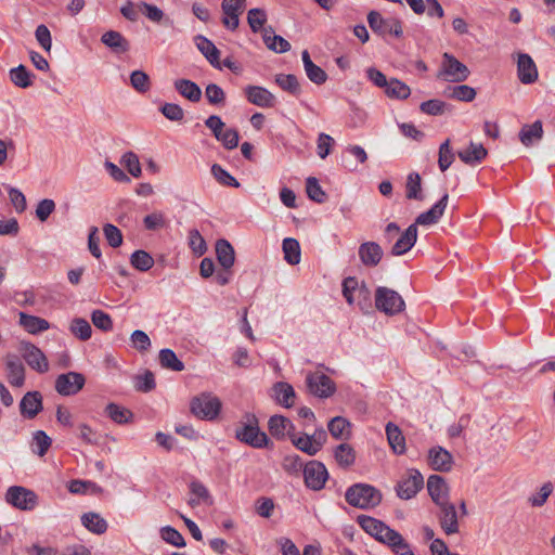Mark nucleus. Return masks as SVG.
<instances>
[{
    "mask_svg": "<svg viewBox=\"0 0 555 555\" xmlns=\"http://www.w3.org/2000/svg\"><path fill=\"white\" fill-rule=\"evenodd\" d=\"M346 502L360 509H371L378 506L383 500L382 492L369 483H354L345 492Z\"/></svg>",
    "mask_w": 555,
    "mask_h": 555,
    "instance_id": "nucleus-1",
    "label": "nucleus"
},
{
    "mask_svg": "<svg viewBox=\"0 0 555 555\" xmlns=\"http://www.w3.org/2000/svg\"><path fill=\"white\" fill-rule=\"evenodd\" d=\"M243 422L235 428V438L253 448H264L269 446V438L261 431L255 414L247 413Z\"/></svg>",
    "mask_w": 555,
    "mask_h": 555,
    "instance_id": "nucleus-2",
    "label": "nucleus"
},
{
    "mask_svg": "<svg viewBox=\"0 0 555 555\" xmlns=\"http://www.w3.org/2000/svg\"><path fill=\"white\" fill-rule=\"evenodd\" d=\"M375 306L387 315H395L404 310L405 302L401 295L388 287L378 286L375 291Z\"/></svg>",
    "mask_w": 555,
    "mask_h": 555,
    "instance_id": "nucleus-3",
    "label": "nucleus"
},
{
    "mask_svg": "<svg viewBox=\"0 0 555 555\" xmlns=\"http://www.w3.org/2000/svg\"><path fill=\"white\" fill-rule=\"evenodd\" d=\"M191 412L201 420H215L221 410V402L211 393H201L194 397L190 403Z\"/></svg>",
    "mask_w": 555,
    "mask_h": 555,
    "instance_id": "nucleus-4",
    "label": "nucleus"
},
{
    "mask_svg": "<svg viewBox=\"0 0 555 555\" xmlns=\"http://www.w3.org/2000/svg\"><path fill=\"white\" fill-rule=\"evenodd\" d=\"M469 76V69L452 54L444 53L437 77L450 82H462Z\"/></svg>",
    "mask_w": 555,
    "mask_h": 555,
    "instance_id": "nucleus-5",
    "label": "nucleus"
},
{
    "mask_svg": "<svg viewBox=\"0 0 555 555\" xmlns=\"http://www.w3.org/2000/svg\"><path fill=\"white\" fill-rule=\"evenodd\" d=\"M304 480L307 488L320 491L328 479L325 465L319 461H310L304 466Z\"/></svg>",
    "mask_w": 555,
    "mask_h": 555,
    "instance_id": "nucleus-6",
    "label": "nucleus"
},
{
    "mask_svg": "<svg viewBox=\"0 0 555 555\" xmlns=\"http://www.w3.org/2000/svg\"><path fill=\"white\" fill-rule=\"evenodd\" d=\"M7 502L23 511H31L37 506V494L24 487L12 486L5 494Z\"/></svg>",
    "mask_w": 555,
    "mask_h": 555,
    "instance_id": "nucleus-7",
    "label": "nucleus"
},
{
    "mask_svg": "<svg viewBox=\"0 0 555 555\" xmlns=\"http://www.w3.org/2000/svg\"><path fill=\"white\" fill-rule=\"evenodd\" d=\"M424 487V477L417 469H409L396 486L397 495L402 500L414 498Z\"/></svg>",
    "mask_w": 555,
    "mask_h": 555,
    "instance_id": "nucleus-8",
    "label": "nucleus"
},
{
    "mask_svg": "<svg viewBox=\"0 0 555 555\" xmlns=\"http://www.w3.org/2000/svg\"><path fill=\"white\" fill-rule=\"evenodd\" d=\"M306 384L309 392L319 398H328L336 390L334 382L321 372L308 373Z\"/></svg>",
    "mask_w": 555,
    "mask_h": 555,
    "instance_id": "nucleus-9",
    "label": "nucleus"
},
{
    "mask_svg": "<svg viewBox=\"0 0 555 555\" xmlns=\"http://www.w3.org/2000/svg\"><path fill=\"white\" fill-rule=\"evenodd\" d=\"M367 23L372 30L378 35L402 36L401 22L397 18H384L380 13L371 11L367 14Z\"/></svg>",
    "mask_w": 555,
    "mask_h": 555,
    "instance_id": "nucleus-10",
    "label": "nucleus"
},
{
    "mask_svg": "<svg viewBox=\"0 0 555 555\" xmlns=\"http://www.w3.org/2000/svg\"><path fill=\"white\" fill-rule=\"evenodd\" d=\"M86 378L81 373L67 372L55 379V390L61 396L69 397L78 393L85 386Z\"/></svg>",
    "mask_w": 555,
    "mask_h": 555,
    "instance_id": "nucleus-11",
    "label": "nucleus"
},
{
    "mask_svg": "<svg viewBox=\"0 0 555 555\" xmlns=\"http://www.w3.org/2000/svg\"><path fill=\"white\" fill-rule=\"evenodd\" d=\"M22 353L26 363L38 373H46L49 370V362L44 353L31 343L22 344Z\"/></svg>",
    "mask_w": 555,
    "mask_h": 555,
    "instance_id": "nucleus-12",
    "label": "nucleus"
},
{
    "mask_svg": "<svg viewBox=\"0 0 555 555\" xmlns=\"http://www.w3.org/2000/svg\"><path fill=\"white\" fill-rule=\"evenodd\" d=\"M448 199L449 194L448 191L444 190L441 198L435 205H433L430 209L420 214L414 224L431 225L437 223L446 210Z\"/></svg>",
    "mask_w": 555,
    "mask_h": 555,
    "instance_id": "nucleus-13",
    "label": "nucleus"
},
{
    "mask_svg": "<svg viewBox=\"0 0 555 555\" xmlns=\"http://www.w3.org/2000/svg\"><path fill=\"white\" fill-rule=\"evenodd\" d=\"M517 75L524 85L533 83L538 79V68L532 57L527 53H519L517 60Z\"/></svg>",
    "mask_w": 555,
    "mask_h": 555,
    "instance_id": "nucleus-14",
    "label": "nucleus"
},
{
    "mask_svg": "<svg viewBox=\"0 0 555 555\" xmlns=\"http://www.w3.org/2000/svg\"><path fill=\"white\" fill-rule=\"evenodd\" d=\"M440 508L439 521L440 526L447 534L459 532V521L455 505L449 501L438 505Z\"/></svg>",
    "mask_w": 555,
    "mask_h": 555,
    "instance_id": "nucleus-15",
    "label": "nucleus"
},
{
    "mask_svg": "<svg viewBox=\"0 0 555 555\" xmlns=\"http://www.w3.org/2000/svg\"><path fill=\"white\" fill-rule=\"evenodd\" d=\"M42 408V396L39 391L26 392L20 402V412L28 420L35 418Z\"/></svg>",
    "mask_w": 555,
    "mask_h": 555,
    "instance_id": "nucleus-16",
    "label": "nucleus"
},
{
    "mask_svg": "<svg viewBox=\"0 0 555 555\" xmlns=\"http://www.w3.org/2000/svg\"><path fill=\"white\" fill-rule=\"evenodd\" d=\"M358 255L363 266L373 268L380 262L384 251L376 242H365L359 246Z\"/></svg>",
    "mask_w": 555,
    "mask_h": 555,
    "instance_id": "nucleus-17",
    "label": "nucleus"
},
{
    "mask_svg": "<svg viewBox=\"0 0 555 555\" xmlns=\"http://www.w3.org/2000/svg\"><path fill=\"white\" fill-rule=\"evenodd\" d=\"M8 382L14 387H22L25 383V367L15 354H8L5 360Z\"/></svg>",
    "mask_w": 555,
    "mask_h": 555,
    "instance_id": "nucleus-18",
    "label": "nucleus"
},
{
    "mask_svg": "<svg viewBox=\"0 0 555 555\" xmlns=\"http://www.w3.org/2000/svg\"><path fill=\"white\" fill-rule=\"evenodd\" d=\"M245 95L251 104L260 107H273L275 105V96L263 87L247 86Z\"/></svg>",
    "mask_w": 555,
    "mask_h": 555,
    "instance_id": "nucleus-19",
    "label": "nucleus"
},
{
    "mask_svg": "<svg viewBox=\"0 0 555 555\" xmlns=\"http://www.w3.org/2000/svg\"><path fill=\"white\" fill-rule=\"evenodd\" d=\"M428 463L434 470L449 472L452 468L453 457L442 447H435L429 450Z\"/></svg>",
    "mask_w": 555,
    "mask_h": 555,
    "instance_id": "nucleus-20",
    "label": "nucleus"
},
{
    "mask_svg": "<svg viewBox=\"0 0 555 555\" xmlns=\"http://www.w3.org/2000/svg\"><path fill=\"white\" fill-rule=\"evenodd\" d=\"M427 490L436 505L449 501V488L443 477L439 475L429 476L427 480Z\"/></svg>",
    "mask_w": 555,
    "mask_h": 555,
    "instance_id": "nucleus-21",
    "label": "nucleus"
},
{
    "mask_svg": "<svg viewBox=\"0 0 555 555\" xmlns=\"http://www.w3.org/2000/svg\"><path fill=\"white\" fill-rule=\"evenodd\" d=\"M268 428L274 438L283 439L286 435L289 437L294 435L295 426L289 418L275 414L269 418Z\"/></svg>",
    "mask_w": 555,
    "mask_h": 555,
    "instance_id": "nucleus-22",
    "label": "nucleus"
},
{
    "mask_svg": "<svg viewBox=\"0 0 555 555\" xmlns=\"http://www.w3.org/2000/svg\"><path fill=\"white\" fill-rule=\"evenodd\" d=\"M417 240V227L416 224H411L408 229L400 235L397 242L393 244L391 248V254L393 256H401L408 253L416 243Z\"/></svg>",
    "mask_w": 555,
    "mask_h": 555,
    "instance_id": "nucleus-23",
    "label": "nucleus"
},
{
    "mask_svg": "<svg viewBox=\"0 0 555 555\" xmlns=\"http://www.w3.org/2000/svg\"><path fill=\"white\" fill-rule=\"evenodd\" d=\"M488 152L481 143L470 142L468 146L457 152L459 158L470 166L480 164L487 156Z\"/></svg>",
    "mask_w": 555,
    "mask_h": 555,
    "instance_id": "nucleus-24",
    "label": "nucleus"
},
{
    "mask_svg": "<svg viewBox=\"0 0 555 555\" xmlns=\"http://www.w3.org/2000/svg\"><path fill=\"white\" fill-rule=\"evenodd\" d=\"M274 400L282 406L289 409L295 403L296 392L293 386L286 382H278L272 387Z\"/></svg>",
    "mask_w": 555,
    "mask_h": 555,
    "instance_id": "nucleus-25",
    "label": "nucleus"
},
{
    "mask_svg": "<svg viewBox=\"0 0 555 555\" xmlns=\"http://www.w3.org/2000/svg\"><path fill=\"white\" fill-rule=\"evenodd\" d=\"M262 40L266 47L275 53H285L291 50V43L282 36L276 35L271 26L263 28Z\"/></svg>",
    "mask_w": 555,
    "mask_h": 555,
    "instance_id": "nucleus-26",
    "label": "nucleus"
},
{
    "mask_svg": "<svg viewBox=\"0 0 555 555\" xmlns=\"http://www.w3.org/2000/svg\"><path fill=\"white\" fill-rule=\"evenodd\" d=\"M195 42L197 49L202 52V54L207 59V61L216 68H221L220 66V51L216 48L214 42L207 39L203 35H197L195 37Z\"/></svg>",
    "mask_w": 555,
    "mask_h": 555,
    "instance_id": "nucleus-27",
    "label": "nucleus"
},
{
    "mask_svg": "<svg viewBox=\"0 0 555 555\" xmlns=\"http://www.w3.org/2000/svg\"><path fill=\"white\" fill-rule=\"evenodd\" d=\"M216 254L220 266L224 270H230L235 261V253L233 246L224 238L218 240L216 243Z\"/></svg>",
    "mask_w": 555,
    "mask_h": 555,
    "instance_id": "nucleus-28",
    "label": "nucleus"
},
{
    "mask_svg": "<svg viewBox=\"0 0 555 555\" xmlns=\"http://www.w3.org/2000/svg\"><path fill=\"white\" fill-rule=\"evenodd\" d=\"M175 89L186 100L197 103L202 99L201 88L192 80L189 79H177L175 82Z\"/></svg>",
    "mask_w": 555,
    "mask_h": 555,
    "instance_id": "nucleus-29",
    "label": "nucleus"
},
{
    "mask_svg": "<svg viewBox=\"0 0 555 555\" xmlns=\"http://www.w3.org/2000/svg\"><path fill=\"white\" fill-rule=\"evenodd\" d=\"M101 41L117 53H125L130 48L129 41L116 30H108L104 33L101 37Z\"/></svg>",
    "mask_w": 555,
    "mask_h": 555,
    "instance_id": "nucleus-30",
    "label": "nucleus"
},
{
    "mask_svg": "<svg viewBox=\"0 0 555 555\" xmlns=\"http://www.w3.org/2000/svg\"><path fill=\"white\" fill-rule=\"evenodd\" d=\"M20 324L29 333V334H39L50 328V323L42 318L30 315L25 312L20 313Z\"/></svg>",
    "mask_w": 555,
    "mask_h": 555,
    "instance_id": "nucleus-31",
    "label": "nucleus"
},
{
    "mask_svg": "<svg viewBox=\"0 0 555 555\" xmlns=\"http://www.w3.org/2000/svg\"><path fill=\"white\" fill-rule=\"evenodd\" d=\"M301 59L307 77L315 85L324 83L327 79L326 73L311 61L310 54L307 50L302 52Z\"/></svg>",
    "mask_w": 555,
    "mask_h": 555,
    "instance_id": "nucleus-32",
    "label": "nucleus"
},
{
    "mask_svg": "<svg viewBox=\"0 0 555 555\" xmlns=\"http://www.w3.org/2000/svg\"><path fill=\"white\" fill-rule=\"evenodd\" d=\"M386 435L392 451L396 454H403L405 452V438L403 437L400 428L389 422L386 425Z\"/></svg>",
    "mask_w": 555,
    "mask_h": 555,
    "instance_id": "nucleus-33",
    "label": "nucleus"
},
{
    "mask_svg": "<svg viewBox=\"0 0 555 555\" xmlns=\"http://www.w3.org/2000/svg\"><path fill=\"white\" fill-rule=\"evenodd\" d=\"M81 524L95 534H102L107 530V521L98 513H85L81 516Z\"/></svg>",
    "mask_w": 555,
    "mask_h": 555,
    "instance_id": "nucleus-34",
    "label": "nucleus"
},
{
    "mask_svg": "<svg viewBox=\"0 0 555 555\" xmlns=\"http://www.w3.org/2000/svg\"><path fill=\"white\" fill-rule=\"evenodd\" d=\"M307 196L318 203L323 204L327 201L326 191L323 189L321 181L315 176H309L306 180Z\"/></svg>",
    "mask_w": 555,
    "mask_h": 555,
    "instance_id": "nucleus-35",
    "label": "nucleus"
},
{
    "mask_svg": "<svg viewBox=\"0 0 555 555\" xmlns=\"http://www.w3.org/2000/svg\"><path fill=\"white\" fill-rule=\"evenodd\" d=\"M542 135L543 128L540 120H537L531 125H525L519 131V140L526 146H529L533 142L540 140Z\"/></svg>",
    "mask_w": 555,
    "mask_h": 555,
    "instance_id": "nucleus-36",
    "label": "nucleus"
},
{
    "mask_svg": "<svg viewBox=\"0 0 555 555\" xmlns=\"http://www.w3.org/2000/svg\"><path fill=\"white\" fill-rule=\"evenodd\" d=\"M358 525L375 540H378L379 534L383 533V528L386 525L384 521L367 515H359L357 517Z\"/></svg>",
    "mask_w": 555,
    "mask_h": 555,
    "instance_id": "nucleus-37",
    "label": "nucleus"
},
{
    "mask_svg": "<svg viewBox=\"0 0 555 555\" xmlns=\"http://www.w3.org/2000/svg\"><path fill=\"white\" fill-rule=\"evenodd\" d=\"M334 457L340 467L348 468L356 462V451L350 444L340 443L334 451Z\"/></svg>",
    "mask_w": 555,
    "mask_h": 555,
    "instance_id": "nucleus-38",
    "label": "nucleus"
},
{
    "mask_svg": "<svg viewBox=\"0 0 555 555\" xmlns=\"http://www.w3.org/2000/svg\"><path fill=\"white\" fill-rule=\"evenodd\" d=\"M443 94L447 98L455 99L463 102H472L476 98V90L467 85L449 86Z\"/></svg>",
    "mask_w": 555,
    "mask_h": 555,
    "instance_id": "nucleus-39",
    "label": "nucleus"
},
{
    "mask_svg": "<svg viewBox=\"0 0 555 555\" xmlns=\"http://www.w3.org/2000/svg\"><path fill=\"white\" fill-rule=\"evenodd\" d=\"M327 428L335 439H347L350 435V423L343 416L333 417L328 422Z\"/></svg>",
    "mask_w": 555,
    "mask_h": 555,
    "instance_id": "nucleus-40",
    "label": "nucleus"
},
{
    "mask_svg": "<svg viewBox=\"0 0 555 555\" xmlns=\"http://www.w3.org/2000/svg\"><path fill=\"white\" fill-rule=\"evenodd\" d=\"M9 76L10 80L18 88L26 89L33 85L34 75L24 65L11 68Z\"/></svg>",
    "mask_w": 555,
    "mask_h": 555,
    "instance_id": "nucleus-41",
    "label": "nucleus"
},
{
    "mask_svg": "<svg viewBox=\"0 0 555 555\" xmlns=\"http://www.w3.org/2000/svg\"><path fill=\"white\" fill-rule=\"evenodd\" d=\"M385 94L390 99L404 100L411 94V89L408 85L397 78H391L384 90Z\"/></svg>",
    "mask_w": 555,
    "mask_h": 555,
    "instance_id": "nucleus-42",
    "label": "nucleus"
},
{
    "mask_svg": "<svg viewBox=\"0 0 555 555\" xmlns=\"http://www.w3.org/2000/svg\"><path fill=\"white\" fill-rule=\"evenodd\" d=\"M159 363L164 369L175 372H181L184 370V363L179 360L175 351L169 348H165L159 351Z\"/></svg>",
    "mask_w": 555,
    "mask_h": 555,
    "instance_id": "nucleus-43",
    "label": "nucleus"
},
{
    "mask_svg": "<svg viewBox=\"0 0 555 555\" xmlns=\"http://www.w3.org/2000/svg\"><path fill=\"white\" fill-rule=\"evenodd\" d=\"M284 259L289 264H297L300 261V246L297 240L292 237H286L283 240L282 244Z\"/></svg>",
    "mask_w": 555,
    "mask_h": 555,
    "instance_id": "nucleus-44",
    "label": "nucleus"
},
{
    "mask_svg": "<svg viewBox=\"0 0 555 555\" xmlns=\"http://www.w3.org/2000/svg\"><path fill=\"white\" fill-rule=\"evenodd\" d=\"M291 440L297 449L307 453L308 455H315L320 451V443H313L312 438H310V435L308 434H304L299 437L294 434L291 436Z\"/></svg>",
    "mask_w": 555,
    "mask_h": 555,
    "instance_id": "nucleus-45",
    "label": "nucleus"
},
{
    "mask_svg": "<svg viewBox=\"0 0 555 555\" xmlns=\"http://www.w3.org/2000/svg\"><path fill=\"white\" fill-rule=\"evenodd\" d=\"M105 412L113 422L120 425L127 424L132 417V412L130 410L113 402L106 405Z\"/></svg>",
    "mask_w": 555,
    "mask_h": 555,
    "instance_id": "nucleus-46",
    "label": "nucleus"
},
{
    "mask_svg": "<svg viewBox=\"0 0 555 555\" xmlns=\"http://www.w3.org/2000/svg\"><path fill=\"white\" fill-rule=\"evenodd\" d=\"M69 331L80 340H88L92 334L91 325L82 318L73 319L69 325Z\"/></svg>",
    "mask_w": 555,
    "mask_h": 555,
    "instance_id": "nucleus-47",
    "label": "nucleus"
},
{
    "mask_svg": "<svg viewBox=\"0 0 555 555\" xmlns=\"http://www.w3.org/2000/svg\"><path fill=\"white\" fill-rule=\"evenodd\" d=\"M267 22V13L262 9H250L247 13V23L253 33L263 31Z\"/></svg>",
    "mask_w": 555,
    "mask_h": 555,
    "instance_id": "nucleus-48",
    "label": "nucleus"
},
{
    "mask_svg": "<svg viewBox=\"0 0 555 555\" xmlns=\"http://www.w3.org/2000/svg\"><path fill=\"white\" fill-rule=\"evenodd\" d=\"M130 262L133 268L139 271L145 272L150 270L154 264V259L145 250H135L130 257Z\"/></svg>",
    "mask_w": 555,
    "mask_h": 555,
    "instance_id": "nucleus-49",
    "label": "nucleus"
},
{
    "mask_svg": "<svg viewBox=\"0 0 555 555\" xmlns=\"http://www.w3.org/2000/svg\"><path fill=\"white\" fill-rule=\"evenodd\" d=\"M275 82L281 89L294 95H298L300 93V85L295 75L279 74L275 76Z\"/></svg>",
    "mask_w": 555,
    "mask_h": 555,
    "instance_id": "nucleus-50",
    "label": "nucleus"
},
{
    "mask_svg": "<svg viewBox=\"0 0 555 555\" xmlns=\"http://www.w3.org/2000/svg\"><path fill=\"white\" fill-rule=\"evenodd\" d=\"M130 85L135 91L145 93L151 88L150 77L143 70H133L130 75Z\"/></svg>",
    "mask_w": 555,
    "mask_h": 555,
    "instance_id": "nucleus-51",
    "label": "nucleus"
},
{
    "mask_svg": "<svg viewBox=\"0 0 555 555\" xmlns=\"http://www.w3.org/2000/svg\"><path fill=\"white\" fill-rule=\"evenodd\" d=\"M156 387L155 376L151 371H145L142 375L134 377V388L140 392H150Z\"/></svg>",
    "mask_w": 555,
    "mask_h": 555,
    "instance_id": "nucleus-52",
    "label": "nucleus"
},
{
    "mask_svg": "<svg viewBox=\"0 0 555 555\" xmlns=\"http://www.w3.org/2000/svg\"><path fill=\"white\" fill-rule=\"evenodd\" d=\"M454 160V153L451 150V142L447 139L440 144L438 165L441 171H446Z\"/></svg>",
    "mask_w": 555,
    "mask_h": 555,
    "instance_id": "nucleus-53",
    "label": "nucleus"
},
{
    "mask_svg": "<svg viewBox=\"0 0 555 555\" xmlns=\"http://www.w3.org/2000/svg\"><path fill=\"white\" fill-rule=\"evenodd\" d=\"M160 537L165 542L176 547L185 546V541L182 534L171 526L163 527L160 529Z\"/></svg>",
    "mask_w": 555,
    "mask_h": 555,
    "instance_id": "nucleus-54",
    "label": "nucleus"
},
{
    "mask_svg": "<svg viewBox=\"0 0 555 555\" xmlns=\"http://www.w3.org/2000/svg\"><path fill=\"white\" fill-rule=\"evenodd\" d=\"M553 489L554 487L552 482H545L537 493L529 496L528 502L533 507L543 506L547 501L548 496L551 495V493L553 492Z\"/></svg>",
    "mask_w": 555,
    "mask_h": 555,
    "instance_id": "nucleus-55",
    "label": "nucleus"
},
{
    "mask_svg": "<svg viewBox=\"0 0 555 555\" xmlns=\"http://www.w3.org/2000/svg\"><path fill=\"white\" fill-rule=\"evenodd\" d=\"M205 96L211 105H222L225 102V93L223 89L216 83H209L206 87Z\"/></svg>",
    "mask_w": 555,
    "mask_h": 555,
    "instance_id": "nucleus-56",
    "label": "nucleus"
},
{
    "mask_svg": "<svg viewBox=\"0 0 555 555\" xmlns=\"http://www.w3.org/2000/svg\"><path fill=\"white\" fill-rule=\"evenodd\" d=\"M120 165L128 173H142L141 163L138 155L131 151L126 152L120 158Z\"/></svg>",
    "mask_w": 555,
    "mask_h": 555,
    "instance_id": "nucleus-57",
    "label": "nucleus"
},
{
    "mask_svg": "<svg viewBox=\"0 0 555 555\" xmlns=\"http://www.w3.org/2000/svg\"><path fill=\"white\" fill-rule=\"evenodd\" d=\"M406 197L409 199H417V201H422L424 198L423 193H422L421 176H408Z\"/></svg>",
    "mask_w": 555,
    "mask_h": 555,
    "instance_id": "nucleus-58",
    "label": "nucleus"
},
{
    "mask_svg": "<svg viewBox=\"0 0 555 555\" xmlns=\"http://www.w3.org/2000/svg\"><path fill=\"white\" fill-rule=\"evenodd\" d=\"M56 205L55 202L51 198H43L39 201L36 207V218L44 222L48 220V218L55 211Z\"/></svg>",
    "mask_w": 555,
    "mask_h": 555,
    "instance_id": "nucleus-59",
    "label": "nucleus"
},
{
    "mask_svg": "<svg viewBox=\"0 0 555 555\" xmlns=\"http://www.w3.org/2000/svg\"><path fill=\"white\" fill-rule=\"evenodd\" d=\"M402 539L403 537L398 531L385 525L383 528V533L379 534L377 541L392 548L396 547V545H398L399 543H401Z\"/></svg>",
    "mask_w": 555,
    "mask_h": 555,
    "instance_id": "nucleus-60",
    "label": "nucleus"
},
{
    "mask_svg": "<svg viewBox=\"0 0 555 555\" xmlns=\"http://www.w3.org/2000/svg\"><path fill=\"white\" fill-rule=\"evenodd\" d=\"M274 507V501L268 496H260L255 502V512L263 518H270L273 514Z\"/></svg>",
    "mask_w": 555,
    "mask_h": 555,
    "instance_id": "nucleus-61",
    "label": "nucleus"
},
{
    "mask_svg": "<svg viewBox=\"0 0 555 555\" xmlns=\"http://www.w3.org/2000/svg\"><path fill=\"white\" fill-rule=\"evenodd\" d=\"M446 107L447 104L437 99L425 101L420 105L421 112L430 116L442 115L446 112Z\"/></svg>",
    "mask_w": 555,
    "mask_h": 555,
    "instance_id": "nucleus-62",
    "label": "nucleus"
},
{
    "mask_svg": "<svg viewBox=\"0 0 555 555\" xmlns=\"http://www.w3.org/2000/svg\"><path fill=\"white\" fill-rule=\"evenodd\" d=\"M189 246L194 254L202 256L207 250V245L198 230L192 229L189 232Z\"/></svg>",
    "mask_w": 555,
    "mask_h": 555,
    "instance_id": "nucleus-63",
    "label": "nucleus"
},
{
    "mask_svg": "<svg viewBox=\"0 0 555 555\" xmlns=\"http://www.w3.org/2000/svg\"><path fill=\"white\" fill-rule=\"evenodd\" d=\"M130 340L132 346L140 352H145L151 347V339L149 335L141 330L133 331L130 335Z\"/></svg>",
    "mask_w": 555,
    "mask_h": 555,
    "instance_id": "nucleus-64",
    "label": "nucleus"
}]
</instances>
